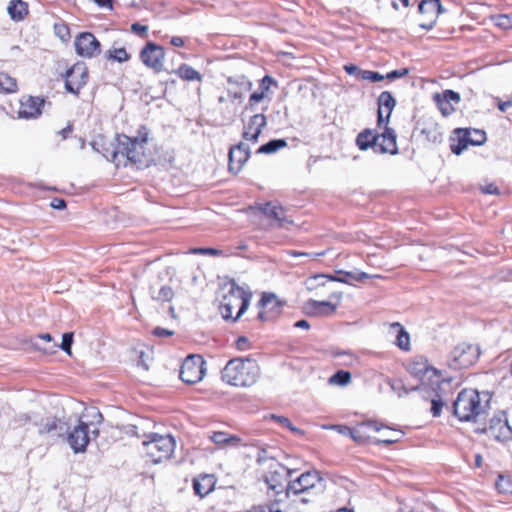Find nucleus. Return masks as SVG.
<instances>
[{
    "label": "nucleus",
    "instance_id": "obj_27",
    "mask_svg": "<svg viewBox=\"0 0 512 512\" xmlns=\"http://www.w3.org/2000/svg\"><path fill=\"white\" fill-rule=\"evenodd\" d=\"M337 308V303L332 301H317L310 299L305 303V311L313 316H329L332 315Z\"/></svg>",
    "mask_w": 512,
    "mask_h": 512
},
{
    "label": "nucleus",
    "instance_id": "obj_16",
    "mask_svg": "<svg viewBox=\"0 0 512 512\" xmlns=\"http://www.w3.org/2000/svg\"><path fill=\"white\" fill-rule=\"evenodd\" d=\"M287 474L288 471L283 465L272 460L269 464V472L265 476V483L268 485L269 489L279 494L286 491L287 485H285V482Z\"/></svg>",
    "mask_w": 512,
    "mask_h": 512
},
{
    "label": "nucleus",
    "instance_id": "obj_11",
    "mask_svg": "<svg viewBox=\"0 0 512 512\" xmlns=\"http://www.w3.org/2000/svg\"><path fill=\"white\" fill-rule=\"evenodd\" d=\"M88 81V68L84 62L75 63L65 74V87L68 92L78 95Z\"/></svg>",
    "mask_w": 512,
    "mask_h": 512
},
{
    "label": "nucleus",
    "instance_id": "obj_1",
    "mask_svg": "<svg viewBox=\"0 0 512 512\" xmlns=\"http://www.w3.org/2000/svg\"><path fill=\"white\" fill-rule=\"evenodd\" d=\"M148 134L147 128L143 126L135 137L117 135L113 142H109V145L103 148L102 155L117 167L129 164L140 167L146 159L145 145L148 143Z\"/></svg>",
    "mask_w": 512,
    "mask_h": 512
},
{
    "label": "nucleus",
    "instance_id": "obj_38",
    "mask_svg": "<svg viewBox=\"0 0 512 512\" xmlns=\"http://www.w3.org/2000/svg\"><path fill=\"white\" fill-rule=\"evenodd\" d=\"M17 91L16 79L7 73H0V93H14Z\"/></svg>",
    "mask_w": 512,
    "mask_h": 512
},
{
    "label": "nucleus",
    "instance_id": "obj_40",
    "mask_svg": "<svg viewBox=\"0 0 512 512\" xmlns=\"http://www.w3.org/2000/svg\"><path fill=\"white\" fill-rule=\"evenodd\" d=\"M421 133L433 143H439L442 141V133L436 123H430L427 127L422 128Z\"/></svg>",
    "mask_w": 512,
    "mask_h": 512
},
{
    "label": "nucleus",
    "instance_id": "obj_46",
    "mask_svg": "<svg viewBox=\"0 0 512 512\" xmlns=\"http://www.w3.org/2000/svg\"><path fill=\"white\" fill-rule=\"evenodd\" d=\"M335 357L339 359L340 365L350 366L357 361L356 357L348 351L338 352L335 354Z\"/></svg>",
    "mask_w": 512,
    "mask_h": 512
},
{
    "label": "nucleus",
    "instance_id": "obj_19",
    "mask_svg": "<svg viewBox=\"0 0 512 512\" xmlns=\"http://www.w3.org/2000/svg\"><path fill=\"white\" fill-rule=\"evenodd\" d=\"M419 12L426 17V21L419 24L422 29L431 30L442 12L440 0H422L419 4Z\"/></svg>",
    "mask_w": 512,
    "mask_h": 512
},
{
    "label": "nucleus",
    "instance_id": "obj_55",
    "mask_svg": "<svg viewBox=\"0 0 512 512\" xmlns=\"http://www.w3.org/2000/svg\"><path fill=\"white\" fill-rule=\"evenodd\" d=\"M330 428L342 435H348L353 439V428H350L345 425H332L330 426Z\"/></svg>",
    "mask_w": 512,
    "mask_h": 512
},
{
    "label": "nucleus",
    "instance_id": "obj_10",
    "mask_svg": "<svg viewBox=\"0 0 512 512\" xmlns=\"http://www.w3.org/2000/svg\"><path fill=\"white\" fill-rule=\"evenodd\" d=\"M205 361L199 355H190L182 363L180 379L187 384L201 381L205 375Z\"/></svg>",
    "mask_w": 512,
    "mask_h": 512
},
{
    "label": "nucleus",
    "instance_id": "obj_33",
    "mask_svg": "<svg viewBox=\"0 0 512 512\" xmlns=\"http://www.w3.org/2000/svg\"><path fill=\"white\" fill-rule=\"evenodd\" d=\"M378 140V134L371 129H365L357 135L356 145L360 150H367L373 148L376 152V143Z\"/></svg>",
    "mask_w": 512,
    "mask_h": 512
},
{
    "label": "nucleus",
    "instance_id": "obj_43",
    "mask_svg": "<svg viewBox=\"0 0 512 512\" xmlns=\"http://www.w3.org/2000/svg\"><path fill=\"white\" fill-rule=\"evenodd\" d=\"M385 431L386 432L381 436V438L375 440V443H383L389 445L399 441L402 437L401 431L392 430L390 428H385Z\"/></svg>",
    "mask_w": 512,
    "mask_h": 512
},
{
    "label": "nucleus",
    "instance_id": "obj_51",
    "mask_svg": "<svg viewBox=\"0 0 512 512\" xmlns=\"http://www.w3.org/2000/svg\"><path fill=\"white\" fill-rule=\"evenodd\" d=\"M267 95L264 94V92L260 91L259 89L255 92H253L249 97L248 106L246 109L253 107L260 101H262Z\"/></svg>",
    "mask_w": 512,
    "mask_h": 512
},
{
    "label": "nucleus",
    "instance_id": "obj_36",
    "mask_svg": "<svg viewBox=\"0 0 512 512\" xmlns=\"http://www.w3.org/2000/svg\"><path fill=\"white\" fill-rule=\"evenodd\" d=\"M391 329L397 333L396 345L402 350H409L410 337L404 328L399 323H393Z\"/></svg>",
    "mask_w": 512,
    "mask_h": 512
},
{
    "label": "nucleus",
    "instance_id": "obj_17",
    "mask_svg": "<svg viewBox=\"0 0 512 512\" xmlns=\"http://www.w3.org/2000/svg\"><path fill=\"white\" fill-rule=\"evenodd\" d=\"M227 83L229 84L227 89L228 99L232 102H238L239 104L242 103L245 94L249 92L253 86L250 79L244 75L236 78L229 77Z\"/></svg>",
    "mask_w": 512,
    "mask_h": 512
},
{
    "label": "nucleus",
    "instance_id": "obj_52",
    "mask_svg": "<svg viewBox=\"0 0 512 512\" xmlns=\"http://www.w3.org/2000/svg\"><path fill=\"white\" fill-rule=\"evenodd\" d=\"M272 419H274L275 421H277L279 424L287 427L289 430L293 431V432H301L298 428H296L292 423L291 421L284 417V416H276V415H272L271 416Z\"/></svg>",
    "mask_w": 512,
    "mask_h": 512
},
{
    "label": "nucleus",
    "instance_id": "obj_39",
    "mask_svg": "<svg viewBox=\"0 0 512 512\" xmlns=\"http://www.w3.org/2000/svg\"><path fill=\"white\" fill-rule=\"evenodd\" d=\"M287 146V142L284 139H274L269 141L268 143L262 145L258 149V153L261 154H271L277 152L279 149Z\"/></svg>",
    "mask_w": 512,
    "mask_h": 512
},
{
    "label": "nucleus",
    "instance_id": "obj_50",
    "mask_svg": "<svg viewBox=\"0 0 512 512\" xmlns=\"http://www.w3.org/2000/svg\"><path fill=\"white\" fill-rule=\"evenodd\" d=\"M271 85H276V81L269 75H266L260 81L259 90L267 95Z\"/></svg>",
    "mask_w": 512,
    "mask_h": 512
},
{
    "label": "nucleus",
    "instance_id": "obj_34",
    "mask_svg": "<svg viewBox=\"0 0 512 512\" xmlns=\"http://www.w3.org/2000/svg\"><path fill=\"white\" fill-rule=\"evenodd\" d=\"M7 11L14 21H21L28 14V5L22 0H11Z\"/></svg>",
    "mask_w": 512,
    "mask_h": 512
},
{
    "label": "nucleus",
    "instance_id": "obj_22",
    "mask_svg": "<svg viewBox=\"0 0 512 512\" xmlns=\"http://www.w3.org/2000/svg\"><path fill=\"white\" fill-rule=\"evenodd\" d=\"M384 128L385 130L381 134H378L376 152L395 155L398 153L396 133L393 129L387 127V125H384Z\"/></svg>",
    "mask_w": 512,
    "mask_h": 512
},
{
    "label": "nucleus",
    "instance_id": "obj_57",
    "mask_svg": "<svg viewBox=\"0 0 512 512\" xmlns=\"http://www.w3.org/2000/svg\"><path fill=\"white\" fill-rule=\"evenodd\" d=\"M131 31L144 37L147 34L148 27L139 23H133L131 25Z\"/></svg>",
    "mask_w": 512,
    "mask_h": 512
},
{
    "label": "nucleus",
    "instance_id": "obj_24",
    "mask_svg": "<svg viewBox=\"0 0 512 512\" xmlns=\"http://www.w3.org/2000/svg\"><path fill=\"white\" fill-rule=\"evenodd\" d=\"M266 126V116L264 114L253 115L247 125L244 127L243 138L246 141L257 142L262 129Z\"/></svg>",
    "mask_w": 512,
    "mask_h": 512
},
{
    "label": "nucleus",
    "instance_id": "obj_4",
    "mask_svg": "<svg viewBox=\"0 0 512 512\" xmlns=\"http://www.w3.org/2000/svg\"><path fill=\"white\" fill-rule=\"evenodd\" d=\"M252 293L232 282L226 294L222 296L219 311L225 320H238L247 310Z\"/></svg>",
    "mask_w": 512,
    "mask_h": 512
},
{
    "label": "nucleus",
    "instance_id": "obj_25",
    "mask_svg": "<svg viewBox=\"0 0 512 512\" xmlns=\"http://www.w3.org/2000/svg\"><path fill=\"white\" fill-rule=\"evenodd\" d=\"M44 100L39 97L28 96L23 98L20 105L19 115L22 118H36L42 112Z\"/></svg>",
    "mask_w": 512,
    "mask_h": 512
},
{
    "label": "nucleus",
    "instance_id": "obj_8",
    "mask_svg": "<svg viewBox=\"0 0 512 512\" xmlns=\"http://www.w3.org/2000/svg\"><path fill=\"white\" fill-rule=\"evenodd\" d=\"M321 490L322 480L319 474L317 472H305L287 484L286 495L316 494Z\"/></svg>",
    "mask_w": 512,
    "mask_h": 512
},
{
    "label": "nucleus",
    "instance_id": "obj_26",
    "mask_svg": "<svg viewBox=\"0 0 512 512\" xmlns=\"http://www.w3.org/2000/svg\"><path fill=\"white\" fill-rule=\"evenodd\" d=\"M259 210H261L267 217L273 218L277 221L280 227H287L293 223V220L285 215V210L282 206L267 202L259 205Z\"/></svg>",
    "mask_w": 512,
    "mask_h": 512
},
{
    "label": "nucleus",
    "instance_id": "obj_49",
    "mask_svg": "<svg viewBox=\"0 0 512 512\" xmlns=\"http://www.w3.org/2000/svg\"><path fill=\"white\" fill-rule=\"evenodd\" d=\"M495 25L502 29H509L512 26L511 18L508 15H497L494 18Z\"/></svg>",
    "mask_w": 512,
    "mask_h": 512
},
{
    "label": "nucleus",
    "instance_id": "obj_6",
    "mask_svg": "<svg viewBox=\"0 0 512 512\" xmlns=\"http://www.w3.org/2000/svg\"><path fill=\"white\" fill-rule=\"evenodd\" d=\"M407 370L421 381L420 389H429L435 385L444 393L450 389V379L443 378L441 373L429 366L427 360L423 357H416L409 362Z\"/></svg>",
    "mask_w": 512,
    "mask_h": 512
},
{
    "label": "nucleus",
    "instance_id": "obj_12",
    "mask_svg": "<svg viewBox=\"0 0 512 512\" xmlns=\"http://www.w3.org/2000/svg\"><path fill=\"white\" fill-rule=\"evenodd\" d=\"M76 53L84 58H93L100 54V42L90 32L80 33L74 41Z\"/></svg>",
    "mask_w": 512,
    "mask_h": 512
},
{
    "label": "nucleus",
    "instance_id": "obj_21",
    "mask_svg": "<svg viewBox=\"0 0 512 512\" xmlns=\"http://www.w3.org/2000/svg\"><path fill=\"white\" fill-rule=\"evenodd\" d=\"M396 106V100L388 91H384L378 98V126L387 125L393 109Z\"/></svg>",
    "mask_w": 512,
    "mask_h": 512
},
{
    "label": "nucleus",
    "instance_id": "obj_30",
    "mask_svg": "<svg viewBox=\"0 0 512 512\" xmlns=\"http://www.w3.org/2000/svg\"><path fill=\"white\" fill-rule=\"evenodd\" d=\"M209 439L219 448L237 447L241 444V438L223 431H214Z\"/></svg>",
    "mask_w": 512,
    "mask_h": 512
},
{
    "label": "nucleus",
    "instance_id": "obj_62",
    "mask_svg": "<svg viewBox=\"0 0 512 512\" xmlns=\"http://www.w3.org/2000/svg\"><path fill=\"white\" fill-rule=\"evenodd\" d=\"M368 278H382L380 275H370L365 272L357 271V281H362Z\"/></svg>",
    "mask_w": 512,
    "mask_h": 512
},
{
    "label": "nucleus",
    "instance_id": "obj_56",
    "mask_svg": "<svg viewBox=\"0 0 512 512\" xmlns=\"http://www.w3.org/2000/svg\"><path fill=\"white\" fill-rule=\"evenodd\" d=\"M190 253L193 254H209V255H219L220 251L213 248H193L190 250Z\"/></svg>",
    "mask_w": 512,
    "mask_h": 512
},
{
    "label": "nucleus",
    "instance_id": "obj_14",
    "mask_svg": "<svg viewBox=\"0 0 512 512\" xmlns=\"http://www.w3.org/2000/svg\"><path fill=\"white\" fill-rule=\"evenodd\" d=\"M165 58L164 49L157 44L149 42L140 52V59L147 67L156 72L163 69V62Z\"/></svg>",
    "mask_w": 512,
    "mask_h": 512
},
{
    "label": "nucleus",
    "instance_id": "obj_63",
    "mask_svg": "<svg viewBox=\"0 0 512 512\" xmlns=\"http://www.w3.org/2000/svg\"><path fill=\"white\" fill-rule=\"evenodd\" d=\"M170 42L176 47H182L184 45V39L179 36L172 37Z\"/></svg>",
    "mask_w": 512,
    "mask_h": 512
},
{
    "label": "nucleus",
    "instance_id": "obj_29",
    "mask_svg": "<svg viewBox=\"0 0 512 512\" xmlns=\"http://www.w3.org/2000/svg\"><path fill=\"white\" fill-rule=\"evenodd\" d=\"M216 485V478L212 474H203L193 480V489L196 495L203 498L212 492Z\"/></svg>",
    "mask_w": 512,
    "mask_h": 512
},
{
    "label": "nucleus",
    "instance_id": "obj_64",
    "mask_svg": "<svg viewBox=\"0 0 512 512\" xmlns=\"http://www.w3.org/2000/svg\"><path fill=\"white\" fill-rule=\"evenodd\" d=\"M345 71L350 74V75H353V74H356L358 73L359 74V71H361L357 66L355 65H346L344 67Z\"/></svg>",
    "mask_w": 512,
    "mask_h": 512
},
{
    "label": "nucleus",
    "instance_id": "obj_44",
    "mask_svg": "<svg viewBox=\"0 0 512 512\" xmlns=\"http://www.w3.org/2000/svg\"><path fill=\"white\" fill-rule=\"evenodd\" d=\"M152 298L157 301L168 302L174 296L173 289L170 286H162L156 293L152 292Z\"/></svg>",
    "mask_w": 512,
    "mask_h": 512
},
{
    "label": "nucleus",
    "instance_id": "obj_58",
    "mask_svg": "<svg viewBox=\"0 0 512 512\" xmlns=\"http://www.w3.org/2000/svg\"><path fill=\"white\" fill-rule=\"evenodd\" d=\"M173 334H174V332L172 330H168V329L161 328V327H156L153 330V335H155L157 337H169V336H172Z\"/></svg>",
    "mask_w": 512,
    "mask_h": 512
},
{
    "label": "nucleus",
    "instance_id": "obj_45",
    "mask_svg": "<svg viewBox=\"0 0 512 512\" xmlns=\"http://www.w3.org/2000/svg\"><path fill=\"white\" fill-rule=\"evenodd\" d=\"M495 485L500 493L512 494V479L509 477L499 475Z\"/></svg>",
    "mask_w": 512,
    "mask_h": 512
},
{
    "label": "nucleus",
    "instance_id": "obj_31",
    "mask_svg": "<svg viewBox=\"0 0 512 512\" xmlns=\"http://www.w3.org/2000/svg\"><path fill=\"white\" fill-rule=\"evenodd\" d=\"M485 141H486V134L484 131L472 129V130H465L464 136L462 137V139H460L459 144L469 143L472 145H481ZM465 147H466V145H464L463 147L458 145L457 147L453 148L452 151H453V153L459 155Z\"/></svg>",
    "mask_w": 512,
    "mask_h": 512
},
{
    "label": "nucleus",
    "instance_id": "obj_23",
    "mask_svg": "<svg viewBox=\"0 0 512 512\" xmlns=\"http://www.w3.org/2000/svg\"><path fill=\"white\" fill-rule=\"evenodd\" d=\"M250 155L249 147L245 143H239L229 151V169L235 173L241 170L242 165Z\"/></svg>",
    "mask_w": 512,
    "mask_h": 512
},
{
    "label": "nucleus",
    "instance_id": "obj_61",
    "mask_svg": "<svg viewBox=\"0 0 512 512\" xmlns=\"http://www.w3.org/2000/svg\"><path fill=\"white\" fill-rule=\"evenodd\" d=\"M338 274H343L347 277V279L349 280V283L348 284H351L352 281H357V270L355 271H349V272H342V271H339Z\"/></svg>",
    "mask_w": 512,
    "mask_h": 512
},
{
    "label": "nucleus",
    "instance_id": "obj_32",
    "mask_svg": "<svg viewBox=\"0 0 512 512\" xmlns=\"http://www.w3.org/2000/svg\"><path fill=\"white\" fill-rule=\"evenodd\" d=\"M429 389L434 394V396L431 397V411L433 416L437 417L441 414L443 406H445L449 401V395L451 394L452 386L450 385V389L446 393L440 391L436 385Z\"/></svg>",
    "mask_w": 512,
    "mask_h": 512
},
{
    "label": "nucleus",
    "instance_id": "obj_18",
    "mask_svg": "<svg viewBox=\"0 0 512 512\" xmlns=\"http://www.w3.org/2000/svg\"><path fill=\"white\" fill-rule=\"evenodd\" d=\"M486 431L491 437L498 441H507L512 439V428L509 426L504 413L491 418Z\"/></svg>",
    "mask_w": 512,
    "mask_h": 512
},
{
    "label": "nucleus",
    "instance_id": "obj_41",
    "mask_svg": "<svg viewBox=\"0 0 512 512\" xmlns=\"http://www.w3.org/2000/svg\"><path fill=\"white\" fill-rule=\"evenodd\" d=\"M34 420H36V418L32 417V415L28 413H18L11 419L9 425L12 429H19L25 427L31 422L34 423Z\"/></svg>",
    "mask_w": 512,
    "mask_h": 512
},
{
    "label": "nucleus",
    "instance_id": "obj_35",
    "mask_svg": "<svg viewBox=\"0 0 512 512\" xmlns=\"http://www.w3.org/2000/svg\"><path fill=\"white\" fill-rule=\"evenodd\" d=\"M175 73L185 81H198L201 82L203 77L202 75L187 64H181Z\"/></svg>",
    "mask_w": 512,
    "mask_h": 512
},
{
    "label": "nucleus",
    "instance_id": "obj_60",
    "mask_svg": "<svg viewBox=\"0 0 512 512\" xmlns=\"http://www.w3.org/2000/svg\"><path fill=\"white\" fill-rule=\"evenodd\" d=\"M51 207L54 208V209H58V210H61V209H64L66 207V202L63 200V199H60V198H54L51 203H50Z\"/></svg>",
    "mask_w": 512,
    "mask_h": 512
},
{
    "label": "nucleus",
    "instance_id": "obj_9",
    "mask_svg": "<svg viewBox=\"0 0 512 512\" xmlns=\"http://www.w3.org/2000/svg\"><path fill=\"white\" fill-rule=\"evenodd\" d=\"M477 346L467 343L457 345L451 352L449 365L454 369H462L473 365L479 358Z\"/></svg>",
    "mask_w": 512,
    "mask_h": 512
},
{
    "label": "nucleus",
    "instance_id": "obj_59",
    "mask_svg": "<svg viewBox=\"0 0 512 512\" xmlns=\"http://www.w3.org/2000/svg\"><path fill=\"white\" fill-rule=\"evenodd\" d=\"M481 191L484 194H490V195L499 193L498 188L494 184H487L485 186H481Z\"/></svg>",
    "mask_w": 512,
    "mask_h": 512
},
{
    "label": "nucleus",
    "instance_id": "obj_7",
    "mask_svg": "<svg viewBox=\"0 0 512 512\" xmlns=\"http://www.w3.org/2000/svg\"><path fill=\"white\" fill-rule=\"evenodd\" d=\"M142 444L146 456L155 464L170 459L175 449V439L171 435L150 434Z\"/></svg>",
    "mask_w": 512,
    "mask_h": 512
},
{
    "label": "nucleus",
    "instance_id": "obj_28",
    "mask_svg": "<svg viewBox=\"0 0 512 512\" xmlns=\"http://www.w3.org/2000/svg\"><path fill=\"white\" fill-rule=\"evenodd\" d=\"M382 429V425L376 421L362 422L353 427V440L364 443L371 438V432H380Z\"/></svg>",
    "mask_w": 512,
    "mask_h": 512
},
{
    "label": "nucleus",
    "instance_id": "obj_20",
    "mask_svg": "<svg viewBox=\"0 0 512 512\" xmlns=\"http://www.w3.org/2000/svg\"><path fill=\"white\" fill-rule=\"evenodd\" d=\"M434 101L443 116H449L455 111V105L460 102V95L453 90H445L434 95Z\"/></svg>",
    "mask_w": 512,
    "mask_h": 512
},
{
    "label": "nucleus",
    "instance_id": "obj_3",
    "mask_svg": "<svg viewBox=\"0 0 512 512\" xmlns=\"http://www.w3.org/2000/svg\"><path fill=\"white\" fill-rule=\"evenodd\" d=\"M488 400L483 401L478 391L462 390L453 402L454 415L460 421H477L486 412Z\"/></svg>",
    "mask_w": 512,
    "mask_h": 512
},
{
    "label": "nucleus",
    "instance_id": "obj_37",
    "mask_svg": "<svg viewBox=\"0 0 512 512\" xmlns=\"http://www.w3.org/2000/svg\"><path fill=\"white\" fill-rule=\"evenodd\" d=\"M106 57L109 60L124 63L130 60V54L123 47H115L113 46L106 52Z\"/></svg>",
    "mask_w": 512,
    "mask_h": 512
},
{
    "label": "nucleus",
    "instance_id": "obj_48",
    "mask_svg": "<svg viewBox=\"0 0 512 512\" xmlns=\"http://www.w3.org/2000/svg\"><path fill=\"white\" fill-rule=\"evenodd\" d=\"M72 343H73V333H64L62 336V342L59 347L64 352H66L68 355H71Z\"/></svg>",
    "mask_w": 512,
    "mask_h": 512
},
{
    "label": "nucleus",
    "instance_id": "obj_15",
    "mask_svg": "<svg viewBox=\"0 0 512 512\" xmlns=\"http://www.w3.org/2000/svg\"><path fill=\"white\" fill-rule=\"evenodd\" d=\"M34 424L38 427V433L41 436L63 437L68 430L66 422L54 416L36 419Z\"/></svg>",
    "mask_w": 512,
    "mask_h": 512
},
{
    "label": "nucleus",
    "instance_id": "obj_13",
    "mask_svg": "<svg viewBox=\"0 0 512 512\" xmlns=\"http://www.w3.org/2000/svg\"><path fill=\"white\" fill-rule=\"evenodd\" d=\"M283 303L273 293H264L258 302V319L269 321L281 314Z\"/></svg>",
    "mask_w": 512,
    "mask_h": 512
},
{
    "label": "nucleus",
    "instance_id": "obj_53",
    "mask_svg": "<svg viewBox=\"0 0 512 512\" xmlns=\"http://www.w3.org/2000/svg\"><path fill=\"white\" fill-rule=\"evenodd\" d=\"M54 29H55L56 35L61 40L65 41V40L69 39L70 32H69V28L66 25H64V24L55 25Z\"/></svg>",
    "mask_w": 512,
    "mask_h": 512
},
{
    "label": "nucleus",
    "instance_id": "obj_5",
    "mask_svg": "<svg viewBox=\"0 0 512 512\" xmlns=\"http://www.w3.org/2000/svg\"><path fill=\"white\" fill-rule=\"evenodd\" d=\"M84 416L92 417L94 420L89 424L79 420V423L68 433L67 442L75 453L84 452L90 442L89 427H92L91 434L97 437L99 434L98 426L103 421L102 414L95 408L87 410Z\"/></svg>",
    "mask_w": 512,
    "mask_h": 512
},
{
    "label": "nucleus",
    "instance_id": "obj_54",
    "mask_svg": "<svg viewBox=\"0 0 512 512\" xmlns=\"http://www.w3.org/2000/svg\"><path fill=\"white\" fill-rule=\"evenodd\" d=\"M408 72H409V70L407 68H403V69H399V70H393L384 76H385V79L394 80V79L406 76L408 74Z\"/></svg>",
    "mask_w": 512,
    "mask_h": 512
},
{
    "label": "nucleus",
    "instance_id": "obj_47",
    "mask_svg": "<svg viewBox=\"0 0 512 512\" xmlns=\"http://www.w3.org/2000/svg\"><path fill=\"white\" fill-rule=\"evenodd\" d=\"M359 76L363 80H369L372 82H379L385 79V76L380 74L379 72L370 71V70H363L359 71Z\"/></svg>",
    "mask_w": 512,
    "mask_h": 512
},
{
    "label": "nucleus",
    "instance_id": "obj_2",
    "mask_svg": "<svg viewBox=\"0 0 512 512\" xmlns=\"http://www.w3.org/2000/svg\"><path fill=\"white\" fill-rule=\"evenodd\" d=\"M260 369L256 361L249 358H233L222 370V379L227 384L239 387L253 385L259 378Z\"/></svg>",
    "mask_w": 512,
    "mask_h": 512
},
{
    "label": "nucleus",
    "instance_id": "obj_42",
    "mask_svg": "<svg viewBox=\"0 0 512 512\" xmlns=\"http://www.w3.org/2000/svg\"><path fill=\"white\" fill-rule=\"evenodd\" d=\"M329 384L346 386L351 382V373L344 370H339L329 378Z\"/></svg>",
    "mask_w": 512,
    "mask_h": 512
}]
</instances>
